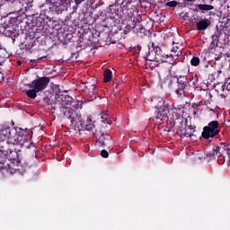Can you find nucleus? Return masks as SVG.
Listing matches in <instances>:
<instances>
[{"mask_svg": "<svg viewBox=\"0 0 230 230\" xmlns=\"http://www.w3.org/2000/svg\"><path fill=\"white\" fill-rule=\"evenodd\" d=\"M198 8L199 10H204L205 12H208L209 10H213V5H209V4H198Z\"/></svg>", "mask_w": 230, "mask_h": 230, "instance_id": "ddd939ff", "label": "nucleus"}, {"mask_svg": "<svg viewBox=\"0 0 230 230\" xmlns=\"http://www.w3.org/2000/svg\"><path fill=\"white\" fill-rule=\"evenodd\" d=\"M197 0H185V3H195Z\"/></svg>", "mask_w": 230, "mask_h": 230, "instance_id": "5701e85b", "label": "nucleus"}, {"mask_svg": "<svg viewBox=\"0 0 230 230\" xmlns=\"http://www.w3.org/2000/svg\"><path fill=\"white\" fill-rule=\"evenodd\" d=\"M224 146H216L213 148L211 153L207 155V157H209L210 159H216V157H222V155H224Z\"/></svg>", "mask_w": 230, "mask_h": 230, "instance_id": "20e7f679", "label": "nucleus"}, {"mask_svg": "<svg viewBox=\"0 0 230 230\" xmlns=\"http://www.w3.org/2000/svg\"><path fill=\"white\" fill-rule=\"evenodd\" d=\"M101 155L102 157H104L105 159H107V157H109V152H107V150H102L101 151Z\"/></svg>", "mask_w": 230, "mask_h": 230, "instance_id": "6ab92c4d", "label": "nucleus"}, {"mask_svg": "<svg viewBox=\"0 0 230 230\" xmlns=\"http://www.w3.org/2000/svg\"><path fill=\"white\" fill-rule=\"evenodd\" d=\"M15 172H17V170H14Z\"/></svg>", "mask_w": 230, "mask_h": 230, "instance_id": "a878e982", "label": "nucleus"}, {"mask_svg": "<svg viewBox=\"0 0 230 230\" xmlns=\"http://www.w3.org/2000/svg\"><path fill=\"white\" fill-rule=\"evenodd\" d=\"M48 84H49V78L48 77H40L34 81H32L31 84H29V87L31 89H35L38 93H40L41 91H44L46 87H48Z\"/></svg>", "mask_w": 230, "mask_h": 230, "instance_id": "7ed1b4c3", "label": "nucleus"}, {"mask_svg": "<svg viewBox=\"0 0 230 230\" xmlns=\"http://www.w3.org/2000/svg\"><path fill=\"white\" fill-rule=\"evenodd\" d=\"M193 132H195L193 128H188L186 129H180L178 134L181 136V137H191L193 136Z\"/></svg>", "mask_w": 230, "mask_h": 230, "instance_id": "0eeeda50", "label": "nucleus"}, {"mask_svg": "<svg viewBox=\"0 0 230 230\" xmlns=\"http://www.w3.org/2000/svg\"><path fill=\"white\" fill-rule=\"evenodd\" d=\"M165 5L169 6L170 8H173V6H177V1L167 2Z\"/></svg>", "mask_w": 230, "mask_h": 230, "instance_id": "f3484780", "label": "nucleus"}, {"mask_svg": "<svg viewBox=\"0 0 230 230\" xmlns=\"http://www.w3.org/2000/svg\"><path fill=\"white\" fill-rule=\"evenodd\" d=\"M10 137V128H0V141H6Z\"/></svg>", "mask_w": 230, "mask_h": 230, "instance_id": "9d476101", "label": "nucleus"}, {"mask_svg": "<svg viewBox=\"0 0 230 230\" xmlns=\"http://www.w3.org/2000/svg\"><path fill=\"white\" fill-rule=\"evenodd\" d=\"M92 90L94 91V85H92Z\"/></svg>", "mask_w": 230, "mask_h": 230, "instance_id": "b1692460", "label": "nucleus"}, {"mask_svg": "<svg viewBox=\"0 0 230 230\" xmlns=\"http://www.w3.org/2000/svg\"><path fill=\"white\" fill-rule=\"evenodd\" d=\"M173 47L172 48V52L174 53V57H181V45L179 43L172 42Z\"/></svg>", "mask_w": 230, "mask_h": 230, "instance_id": "9b49d317", "label": "nucleus"}, {"mask_svg": "<svg viewBox=\"0 0 230 230\" xmlns=\"http://www.w3.org/2000/svg\"><path fill=\"white\" fill-rule=\"evenodd\" d=\"M0 49H3V47L0 45Z\"/></svg>", "mask_w": 230, "mask_h": 230, "instance_id": "393cba45", "label": "nucleus"}, {"mask_svg": "<svg viewBox=\"0 0 230 230\" xmlns=\"http://www.w3.org/2000/svg\"><path fill=\"white\" fill-rule=\"evenodd\" d=\"M102 123H107L108 125H111V121L103 118V116H102Z\"/></svg>", "mask_w": 230, "mask_h": 230, "instance_id": "aec40b11", "label": "nucleus"}, {"mask_svg": "<svg viewBox=\"0 0 230 230\" xmlns=\"http://www.w3.org/2000/svg\"><path fill=\"white\" fill-rule=\"evenodd\" d=\"M112 78V71L111 70H106L104 72V82H111V79Z\"/></svg>", "mask_w": 230, "mask_h": 230, "instance_id": "4468645a", "label": "nucleus"}, {"mask_svg": "<svg viewBox=\"0 0 230 230\" xmlns=\"http://www.w3.org/2000/svg\"><path fill=\"white\" fill-rule=\"evenodd\" d=\"M37 93H39L35 88L30 89L26 92V94L29 98L35 100L37 98Z\"/></svg>", "mask_w": 230, "mask_h": 230, "instance_id": "f8f14e48", "label": "nucleus"}, {"mask_svg": "<svg viewBox=\"0 0 230 230\" xmlns=\"http://www.w3.org/2000/svg\"><path fill=\"white\" fill-rule=\"evenodd\" d=\"M161 49H157L156 52L155 50H152L149 53L148 60L151 62H169V64H173V54L168 55H161Z\"/></svg>", "mask_w": 230, "mask_h": 230, "instance_id": "f257e3e1", "label": "nucleus"}, {"mask_svg": "<svg viewBox=\"0 0 230 230\" xmlns=\"http://www.w3.org/2000/svg\"><path fill=\"white\" fill-rule=\"evenodd\" d=\"M97 141L98 143H100V145L105 146V145H107L109 141H111V137L106 133H102L101 137L97 139Z\"/></svg>", "mask_w": 230, "mask_h": 230, "instance_id": "1a4fd4ad", "label": "nucleus"}, {"mask_svg": "<svg viewBox=\"0 0 230 230\" xmlns=\"http://www.w3.org/2000/svg\"><path fill=\"white\" fill-rule=\"evenodd\" d=\"M223 150H225V152H226V154H228V155H230V145L229 144L224 145Z\"/></svg>", "mask_w": 230, "mask_h": 230, "instance_id": "a211bd4d", "label": "nucleus"}, {"mask_svg": "<svg viewBox=\"0 0 230 230\" xmlns=\"http://www.w3.org/2000/svg\"><path fill=\"white\" fill-rule=\"evenodd\" d=\"M218 132H219L218 121L214 120V121H211L208 124V126L204 128L202 136H203V137H205V139H209V137H215V136H217V134H218Z\"/></svg>", "mask_w": 230, "mask_h": 230, "instance_id": "f03ea898", "label": "nucleus"}, {"mask_svg": "<svg viewBox=\"0 0 230 230\" xmlns=\"http://www.w3.org/2000/svg\"><path fill=\"white\" fill-rule=\"evenodd\" d=\"M168 118V108L162 106L156 111V119L163 121Z\"/></svg>", "mask_w": 230, "mask_h": 230, "instance_id": "39448f33", "label": "nucleus"}, {"mask_svg": "<svg viewBox=\"0 0 230 230\" xmlns=\"http://www.w3.org/2000/svg\"><path fill=\"white\" fill-rule=\"evenodd\" d=\"M211 21L209 19H203L197 22V30H208Z\"/></svg>", "mask_w": 230, "mask_h": 230, "instance_id": "423d86ee", "label": "nucleus"}, {"mask_svg": "<svg viewBox=\"0 0 230 230\" xmlns=\"http://www.w3.org/2000/svg\"><path fill=\"white\" fill-rule=\"evenodd\" d=\"M190 64L191 66H197L200 64V59L199 58H192Z\"/></svg>", "mask_w": 230, "mask_h": 230, "instance_id": "2eb2a0df", "label": "nucleus"}, {"mask_svg": "<svg viewBox=\"0 0 230 230\" xmlns=\"http://www.w3.org/2000/svg\"><path fill=\"white\" fill-rule=\"evenodd\" d=\"M7 172H9L10 173H13V169L11 168L10 166L8 167Z\"/></svg>", "mask_w": 230, "mask_h": 230, "instance_id": "4be33fe9", "label": "nucleus"}, {"mask_svg": "<svg viewBox=\"0 0 230 230\" xmlns=\"http://www.w3.org/2000/svg\"><path fill=\"white\" fill-rule=\"evenodd\" d=\"M75 1V4H82V3H84V1H85V0H74Z\"/></svg>", "mask_w": 230, "mask_h": 230, "instance_id": "412c9836", "label": "nucleus"}, {"mask_svg": "<svg viewBox=\"0 0 230 230\" xmlns=\"http://www.w3.org/2000/svg\"><path fill=\"white\" fill-rule=\"evenodd\" d=\"M16 141L22 146H26L28 148V146H29L28 143H30V142L28 141V138L25 136L18 134L17 137H16Z\"/></svg>", "mask_w": 230, "mask_h": 230, "instance_id": "6e6552de", "label": "nucleus"}, {"mask_svg": "<svg viewBox=\"0 0 230 230\" xmlns=\"http://www.w3.org/2000/svg\"><path fill=\"white\" fill-rule=\"evenodd\" d=\"M78 116L76 117H70V121H71V125H74L75 127H76V125H78Z\"/></svg>", "mask_w": 230, "mask_h": 230, "instance_id": "dca6fc26", "label": "nucleus"}]
</instances>
